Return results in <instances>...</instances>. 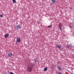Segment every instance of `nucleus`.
Here are the masks:
<instances>
[{"label":"nucleus","instance_id":"1","mask_svg":"<svg viewBox=\"0 0 74 74\" xmlns=\"http://www.w3.org/2000/svg\"><path fill=\"white\" fill-rule=\"evenodd\" d=\"M15 28L16 29H17V30L19 29H21V26L19 25H16L15 26Z\"/></svg>","mask_w":74,"mask_h":74},{"label":"nucleus","instance_id":"2","mask_svg":"<svg viewBox=\"0 0 74 74\" xmlns=\"http://www.w3.org/2000/svg\"><path fill=\"white\" fill-rule=\"evenodd\" d=\"M28 71L31 72L32 71V68L30 67H29L27 68Z\"/></svg>","mask_w":74,"mask_h":74},{"label":"nucleus","instance_id":"3","mask_svg":"<svg viewBox=\"0 0 74 74\" xmlns=\"http://www.w3.org/2000/svg\"><path fill=\"white\" fill-rule=\"evenodd\" d=\"M17 41L18 42H21V39L20 37H17L16 38Z\"/></svg>","mask_w":74,"mask_h":74},{"label":"nucleus","instance_id":"4","mask_svg":"<svg viewBox=\"0 0 74 74\" xmlns=\"http://www.w3.org/2000/svg\"><path fill=\"white\" fill-rule=\"evenodd\" d=\"M12 56V53H9V54H8V56L9 57H11Z\"/></svg>","mask_w":74,"mask_h":74},{"label":"nucleus","instance_id":"5","mask_svg":"<svg viewBox=\"0 0 74 74\" xmlns=\"http://www.w3.org/2000/svg\"><path fill=\"white\" fill-rule=\"evenodd\" d=\"M56 46L58 48H62V46L60 45H57Z\"/></svg>","mask_w":74,"mask_h":74},{"label":"nucleus","instance_id":"6","mask_svg":"<svg viewBox=\"0 0 74 74\" xmlns=\"http://www.w3.org/2000/svg\"><path fill=\"white\" fill-rule=\"evenodd\" d=\"M9 34L6 33L5 35V37L6 38H7V37L9 36Z\"/></svg>","mask_w":74,"mask_h":74},{"label":"nucleus","instance_id":"7","mask_svg":"<svg viewBox=\"0 0 74 74\" xmlns=\"http://www.w3.org/2000/svg\"><path fill=\"white\" fill-rule=\"evenodd\" d=\"M57 68H58V69L59 71H60L62 69V68L60 67V66H58L57 67Z\"/></svg>","mask_w":74,"mask_h":74},{"label":"nucleus","instance_id":"8","mask_svg":"<svg viewBox=\"0 0 74 74\" xmlns=\"http://www.w3.org/2000/svg\"><path fill=\"white\" fill-rule=\"evenodd\" d=\"M47 70V67H46L44 69V71H46Z\"/></svg>","mask_w":74,"mask_h":74},{"label":"nucleus","instance_id":"9","mask_svg":"<svg viewBox=\"0 0 74 74\" xmlns=\"http://www.w3.org/2000/svg\"><path fill=\"white\" fill-rule=\"evenodd\" d=\"M13 3H16V0H12Z\"/></svg>","mask_w":74,"mask_h":74},{"label":"nucleus","instance_id":"10","mask_svg":"<svg viewBox=\"0 0 74 74\" xmlns=\"http://www.w3.org/2000/svg\"><path fill=\"white\" fill-rule=\"evenodd\" d=\"M51 1H52V2L53 3H55L56 1L54 0H51Z\"/></svg>","mask_w":74,"mask_h":74},{"label":"nucleus","instance_id":"11","mask_svg":"<svg viewBox=\"0 0 74 74\" xmlns=\"http://www.w3.org/2000/svg\"><path fill=\"white\" fill-rule=\"evenodd\" d=\"M3 14H1L0 15V17H1V18L3 17Z\"/></svg>","mask_w":74,"mask_h":74},{"label":"nucleus","instance_id":"12","mask_svg":"<svg viewBox=\"0 0 74 74\" xmlns=\"http://www.w3.org/2000/svg\"><path fill=\"white\" fill-rule=\"evenodd\" d=\"M59 27H62V26H61V25L60 24L59 25Z\"/></svg>","mask_w":74,"mask_h":74},{"label":"nucleus","instance_id":"13","mask_svg":"<svg viewBox=\"0 0 74 74\" xmlns=\"http://www.w3.org/2000/svg\"><path fill=\"white\" fill-rule=\"evenodd\" d=\"M10 74H14V73H13L12 72H10Z\"/></svg>","mask_w":74,"mask_h":74},{"label":"nucleus","instance_id":"14","mask_svg":"<svg viewBox=\"0 0 74 74\" xmlns=\"http://www.w3.org/2000/svg\"><path fill=\"white\" fill-rule=\"evenodd\" d=\"M51 27V25H49V26H48V27H49V28H50V27Z\"/></svg>","mask_w":74,"mask_h":74},{"label":"nucleus","instance_id":"15","mask_svg":"<svg viewBox=\"0 0 74 74\" xmlns=\"http://www.w3.org/2000/svg\"><path fill=\"white\" fill-rule=\"evenodd\" d=\"M60 30L61 31H62V28L61 27L60 28Z\"/></svg>","mask_w":74,"mask_h":74},{"label":"nucleus","instance_id":"16","mask_svg":"<svg viewBox=\"0 0 74 74\" xmlns=\"http://www.w3.org/2000/svg\"><path fill=\"white\" fill-rule=\"evenodd\" d=\"M37 61V60H35V62H36Z\"/></svg>","mask_w":74,"mask_h":74},{"label":"nucleus","instance_id":"17","mask_svg":"<svg viewBox=\"0 0 74 74\" xmlns=\"http://www.w3.org/2000/svg\"><path fill=\"white\" fill-rule=\"evenodd\" d=\"M69 9H71V10H72V8H69Z\"/></svg>","mask_w":74,"mask_h":74},{"label":"nucleus","instance_id":"18","mask_svg":"<svg viewBox=\"0 0 74 74\" xmlns=\"http://www.w3.org/2000/svg\"><path fill=\"white\" fill-rule=\"evenodd\" d=\"M59 74H62L61 73H59Z\"/></svg>","mask_w":74,"mask_h":74}]
</instances>
